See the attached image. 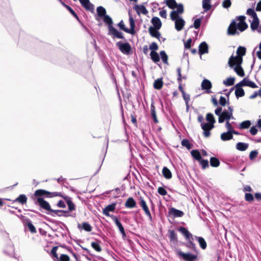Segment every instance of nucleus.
<instances>
[{
	"label": "nucleus",
	"mask_w": 261,
	"mask_h": 261,
	"mask_svg": "<svg viewBox=\"0 0 261 261\" xmlns=\"http://www.w3.org/2000/svg\"><path fill=\"white\" fill-rule=\"evenodd\" d=\"M192 156L197 161H200L201 156L200 152L197 150H193L191 151Z\"/></svg>",
	"instance_id": "obj_39"
},
{
	"label": "nucleus",
	"mask_w": 261,
	"mask_h": 261,
	"mask_svg": "<svg viewBox=\"0 0 261 261\" xmlns=\"http://www.w3.org/2000/svg\"><path fill=\"white\" fill-rule=\"evenodd\" d=\"M160 56L162 61L165 63L168 64V56L165 51H161L160 52Z\"/></svg>",
	"instance_id": "obj_42"
},
{
	"label": "nucleus",
	"mask_w": 261,
	"mask_h": 261,
	"mask_svg": "<svg viewBox=\"0 0 261 261\" xmlns=\"http://www.w3.org/2000/svg\"><path fill=\"white\" fill-rule=\"evenodd\" d=\"M178 230L185 236L186 239L189 241L190 244L193 245V236L188 229L185 227H181L178 229Z\"/></svg>",
	"instance_id": "obj_9"
},
{
	"label": "nucleus",
	"mask_w": 261,
	"mask_h": 261,
	"mask_svg": "<svg viewBox=\"0 0 261 261\" xmlns=\"http://www.w3.org/2000/svg\"><path fill=\"white\" fill-rule=\"evenodd\" d=\"M27 200V197L25 195L22 194L16 199V201H17L21 204L25 203Z\"/></svg>",
	"instance_id": "obj_40"
},
{
	"label": "nucleus",
	"mask_w": 261,
	"mask_h": 261,
	"mask_svg": "<svg viewBox=\"0 0 261 261\" xmlns=\"http://www.w3.org/2000/svg\"><path fill=\"white\" fill-rule=\"evenodd\" d=\"M248 147V144L242 142H239L237 143L236 145L237 149L240 151H245L247 149Z\"/></svg>",
	"instance_id": "obj_30"
},
{
	"label": "nucleus",
	"mask_w": 261,
	"mask_h": 261,
	"mask_svg": "<svg viewBox=\"0 0 261 261\" xmlns=\"http://www.w3.org/2000/svg\"><path fill=\"white\" fill-rule=\"evenodd\" d=\"M43 195H46L48 197H53L56 196L62 197V196L61 194L58 192L50 193L46 190L42 189L36 190L34 193V196L37 198V203L42 208L47 211H51L55 213L56 211H52L50 209L49 204L42 198V196Z\"/></svg>",
	"instance_id": "obj_1"
},
{
	"label": "nucleus",
	"mask_w": 261,
	"mask_h": 261,
	"mask_svg": "<svg viewBox=\"0 0 261 261\" xmlns=\"http://www.w3.org/2000/svg\"><path fill=\"white\" fill-rule=\"evenodd\" d=\"M199 51L200 54L207 53L208 52L207 44L204 42L201 43L199 45Z\"/></svg>",
	"instance_id": "obj_26"
},
{
	"label": "nucleus",
	"mask_w": 261,
	"mask_h": 261,
	"mask_svg": "<svg viewBox=\"0 0 261 261\" xmlns=\"http://www.w3.org/2000/svg\"><path fill=\"white\" fill-rule=\"evenodd\" d=\"M140 206L142 207V208L144 210L146 215L149 217L150 220H151V218H152L150 212L149 210V208L146 203V202L143 199H142L141 198H140Z\"/></svg>",
	"instance_id": "obj_16"
},
{
	"label": "nucleus",
	"mask_w": 261,
	"mask_h": 261,
	"mask_svg": "<svg viewBox=\"0 0 261 261\" xmlns=\"http://www.w3.org/2000/svg\"><path fill=\"white\" fill-rule=\"evenodd\" d=\"M254 51H256L257 57L261 60V42H260L258 47H256L254 49Z\"/></svg>",
	"instance_id": "obj_47"
},
{
	"label": "nucleus",
	"mask_w": 261,
	"mask_h": 261,
	"mask_svg": "<svg viewBox=\"0 0 261 261\" xmlns=\"http://www.w3.org/2000/svg\"><path fill=\"white\" fill-rule=\"evenodd\" d=\"M129 22L130 25V29H128V33L130 34H134L135 33V22L133 16L129 14Z\"/></svg>",
	"instance_id": "obj_21"
},
{
	"label": "nucleus",
	"mask_w": 261,
	"mask_h": 261,
	"mask_svg": "<svg viewBox=\"0 0 261 261\" xmlns=\"http://www.w3.org/2000/svg\"><path fill=\"white\" fill-rule=\"evenodd\" d=\"M225 127L227 129L228 132H231V130L233 129V128L231 125V124L228 121H227V122H226Z\"/></svg>",
	"instance_id": "obj_61"
},
{
	"label": "nucleus",
	"mask_w": 261,
	"mask_h": 261,
	"mask_svg": "<svg viewBox=\"0 0 261 261\" xmlns=\"http://www.w3.org/2000/svg\"><path fill=\"white\" fill-rule=\"evenodd\" d=\"M245 198V200L247 201H252L254 199L252 194L250 193H246Z\"/></svg>",
	"instance_id": "obj_53"
},
{
	"label": "nucleus",
	"mask_w": 261,
	"mask_h": 261,
	"mask_svg": "<svg viewBox=\"0 0 261 261\" xmlns=\"http://www.w3.org/2000/svg\"><path fill=\"white\" fill-rule=\"evenodd\" d=\"M176 8H177V10L174 11L176 12V13L177 14V16H179V14H181L183 13L184 7H183L182 5H181V4L177 5V6Z\"/></svg>",
	"instance_id": "obj_49"
},
{
	"label": "nucleus",
	"mask_w": 261,
	"mask_h": 261,
	"mask_svg": "<svg viewBox=\"0 0 261 261\" xmlns=\"http://www.w3.org/2000/svg\"><path fill=\"white\" fill-rule=\"evenodd\" d=\"M181 145L183 146L186 147L188 149H190L191 148V144H190L189 141L188 140H187V139H184L181 141Z\"/></svg>",
	"instance_id": "obj_48"
},
{
	"label": "nucleus",
	"mask_w": 261,
	"mask_h": 261,
	"mask_svg": "<svg viewBox=\"0 0 261 261\" xmlns=\"http://www.w3.org/2000/svg\"><path fill=\"white\" fill-rule=\"evenodd\" d=\"M211 0H203L202 1V8L205 12L207 11L211 8Z\"/></svg>",
	"instance_id": "obj_31"
},
{
	"label": "nucleus",
	"mask_w": 261,
	"mask_h": 261,
	"mask_svg": "<svg viewBox=\"0 0 261 261\" xmlns=\"http://www.w3.org/2000/svg\"><path fill=\"white\" fill-rule=\"evenodd\" d=\"M27 225L30 231L32 233H36V229L35 227V226L33 225V224L32 223V222L30 221H29L27 222Z\"/></svg>",
	"instance_id": "obj_44"
},
{
	"label": "nucleus",
	"mask_w": 261,
	"mask_h": 261,
	"mask_svg": "<svg viewBox=\"0 0 261 261\" xmlns=\"http://www.w3.org/2000/svg\"><path fill=\"white\" fill-rule=\"evenodd\" d=\"M200 24H201V20L200 19H196V20H195L194 23V27L195 29H198L200 27Z\"/></svg>",
	"instance_id": "obj_59"
},
{
	"label": "nucleus",
	"mask_w": 261,
	"mask_h": 261,
	"mask_svg": "<svg viewBox=\"0 0 261 261\" xmlns=\"http://www.w3.org/2000/svg\"><path fill=\"white\" fill-rule=\"evenodd\" d=\"M249 21L251 22L250 27L253 31H257L258 29H260L259 27V21L257 17L252 19V20H250Z\"/></svg>",
	"instance_id": "obj_20"
},
{
	"label": "nucleus",
	"mask_w": 261,
	"mask_h": 261,
	"mask_svg": "<svg viewBox=\"0 0 261 261\" xmlns=\"http://www.w3.org/2000/svg\"><path fill=\"white\" fill-rule=\"evenodd\" d=\"M171 19L175 22V28L177 31H181L185 24V20L179 16H177L176 12L172 11L170 13Z\"/></svg>",
	"instance_id": "obj_6"
},
{
	"label": "nucleus",
	"mask_w": 261,
	"mask_h": 261,
	"mask_svg": "<svg viewBox=\"0 0 261 261\" xmlns=\"http://www.w3.org/2000/svg\"><path fill=\"white\" fill-rule=\"evenodd\" d=\"M182 96H183L184 100L186 101L187 107V108H188V104L189 101L190 100V95L189 94H186V93L185 92V93H182Z\"/></svg>",
	"instance_id": "obj_55"
},
{
	"label": "nucleus",
	"mask_w": 261,
	"mask_h": 261,
	"mask_svg": "<svg viewBox=\"0 0 261 261\" xmlns=\"http://www.w3.org/2000/svg\"><path fill=\"white\" fill-rule=\"evenodd\" d=\"M92 247L97 251L100 252L101 250V247L98 242H93L91 243Z\"/></svg>",
	"instance_id": "obj_45"
},
{
	"label": "nucleus",
	"mask_w": 261,
	"mask_h": 261,
	"mask_svg": "<svg viewBox=\"0 0 261 261\" xmlns=\"http://www.w3.org/2000/svg\"><path fill=\"white\" fill-rule=\"evenodd\" d=\"M243 86L241 84L240 82L235 86V95L238 98L240 97H243L245 95V92L242 87Z\"/></svg>",
	"instance_id": "obj_13"
},
{
	"label": "nucleus",
	"mask_w": 261,
	"mask_h": 261,
	"mask_svg": "<svg viewBox=\"0 0 261 261\" xmlns=\"http://www.w3.org/2000/svg\"><path fill=\"white\" fill-rule=\"evenodd\" d=\"M158 193L161 195L164 196L167 194V192L163 187H159L158 189Z\"/></svg>",
	"instance_id": "obj_58"
},
{
	"label": "nucleus",
	"mask_w": 261,
	"mask_h": 261,
	"mask_svg": "<svg viewBox=\"0 0 261 261\" xmlns=\"http://www.w3.org/2000/svg\"><path fill=\"white\" fill-rule=\"evenodd\" d=\"M150 57L152 60L155 63H156L160 61L159 55L156 52L154 51H151Z\"/></svg>",
	"instance_id": "obj_35"
},
{
	"label": "nucleus",
	"mask_w": 261,
	"mask_h": 261,
	"mask_svg": "<svg viewBox=\"0 0 261 261\" xmlns=\"http://www.w3.org/2000/svg\"><path fill=\"white\" fill-rule=\"evenodd\" d=\"M97 13L99 17L103 18V20L105 22L106 17H110L109 15H106V10L105 8L102 6H99L97 8Z\"/></svg>",
	"instance_id": "obj_15"
},
{
	"label": "nucleus",
	"mask_w": 261,
	"mask_h": 261,
	"mask_svg": "<svg viewBox=\"0 0 261 261\" xmlns=\"http://www.w3.org/2000/svg\"><path fill=\"white\" fill-rule=\"evenodd\" d=\"M111 218L112 219V220L114 221V222H115V223L116 225V226L119 228L120 232L124 236H125V231H124V229L122 225L121 224V223L119 221V220L117 218V217L116 216H114V215H112V216H111Z\"/></svg>",
	"instance_id": "obj_19"
},
{
	"label": "nucleus",
	"mask_w": 261,
	"mask_h": 261,
	"mask_svg": "<svg viewBox=\"0 0 261 261\" xmlns=\"http://www.w3.org/2000/svg\"><path fill=\"white\" fill-rule=\"evenodd\" d=\"M200 163V164L202 165V168L203 169H205L206 167H208V162L207 160H200V161H199Z\"/></svg>",
	"instance_id": "obj_56"
},
{
	"label": "nucleus",
	"mask_w": 261,
	"mask_h": 261,
	"mask_svg": "<svg viewBox=\"0 0 261 261\" xmlns=\"http://www.w3.org/2000/svg\"><path fill=\"white\" fill-rule=\"evenodd\" d=\"M136 204V201L132 197L128 198L125 203V207L127 208H133L135 207Z\"/></svg>",
	"instance_id": "obj_24"
},
{
	"label": "nucleus",
	"mask_w": 261,
	"mask_h": 261,
	"mask_svg": "<svg viewBox=\"0 0 261 261\" xmlns=\"http://www.w3.org/2000/svg\"><path fill=\"white\" fill-rule=\"evenodd\" d=\"M118 26L120 28V29L128 33V29L125 28L123 20H121L119 22V23L118 24Z\"/></svg>",
	"instance_id": "obj_51"
},
{
	"label": "nucleus",
	"mask_w": 261,
	"mask_h": 261,
	"mask_svg": "<svg viewBox=\"0 0 261 261\" xmlns=\"http://www.w3.org/2000/svg\"><path fill=\"white\" fill-rule=\"evenodd\" d=\"M158 46L157 44L155 42L152 43L149 46V49L151 51H154L158 50Z\"/></svg>",
	"instance_id": "obj_57"
},
{
	"label": "nucleus",
	"mask_w": 261,
	"mask_h": 261,
	"mask_svg": "<svg viewBox=\"0 0 261 261\" xmlns=\"http://www.w3.org/2000/svg\"><path fill=\"white\" fill-rule=\"evenodd\" d=\"M163 85V82L161 79H158L155 80L153 83V87L154 89L159 90L161 89Z\"/></svg>",
	"instance_id": "obj_32"
},
{
	"label": "nucleus",
	"mask_w": 261,
	"mask_h": 261,
	"mask_svg": "<svg viewBox=\"0 0 261 261\" xmlns=\"http://www.w3.org/2000/svg\"><path fill=\"white\" fill-rule=\"evenodd\" d=\"M134 9L138 15H140L141 14L146 15L148 13V11L143 5H136L134 7Z\"/></svg>",
	"instance_id": "obj_17"
},
{
	"label": "nucleus",
	"mask_w": 261,
	"mask_h": 261,
	"mask_svg": "<svg viewBox=\"0 0 261 261\" xmlns=\"http://www.w3.org/2000/svg\"><path fill=\"white\" fill-rule=\"evenodd\" d=\"M245 19L246 17L244 16H240L238 18L239 22L237 24L235 21L232 22L228 28V34H236L237 33V28L241 32L245 31L248 28L247 24L245 22Z\"/></svg>",
	"instance_id": "obj_3"
},
{
	"label": "nucleus",
	"mask_w": 261,
	"mask_h": 261,
	"mask_svg": "<svg viewBox=\"0 0 261 261\" xmlns=\"http://www.w3.org/2000/svg\"><path fill=\"white\" fill-rule=\"evenodd\" d=\"M170 239L171 240H174L176 239V234L174 231L171 230L170 231Z\"/></svg>",
	"instance_id": "obj_63"
},
{
	"label": "nucleus",
	"mask_w": 261,
	"mask_h": 261,
	"mask_svg": "<svg viewBox=\"0 0 261 261\" xmlns=\"http://www.w3.org/2000/svg\"><path fill=\"white\" fill-rule=\"evenodd\" d=\"M158 30L159 29L154 28L152 27H150L148 29V31L151 36L160 39L161 34L158 31Z\"/></svg>",
	"instance_id": "obj_22"
},
{
	"label": "nucleus",
	"mask_w": 261,
	"mask_h": 261,
	"mask_svg": "<svg viewBox=\"0 0 261 261\" xmlns=\"http://www.w3.org/2000/svg\"><path fill=\"white\" fill-rule=\"evenodd\" d=\"M151 22L153 25L154 28L160 29L162 26V23L160 19L156 17H153Z\"/></svg>",
	"instance_id": "obj_23"
},
{
	"label": "nucleus",
	"mask_w": 261,
	"mask_h": 261,
	"mask_svg": "<svg viewBox=\"0 0 261 261\" xmlns=\"http://www.w3.org/2000/svg\"><path fill=\"white\" fill-rule=\"evenodd\" d=\"M170 213L175 217H181L184 215V213L182 211L174 208H172L170 210Z\"/></svg>",
	"instance_id": "obj_27"
},
{
	"label": "nucleus",
	"mask_w": 261,
	"mask_h": 261,
	"mask_svg": "<svg viewBox=\"0 0 261 261\" xmlns=\"http://www.w3.org/2000/svg\"><path fill=\"white\" fill-rule=\"evenodd\" d=\"M69 257L66 254H62L60 257V260L61 261H69Z\"/></svg>",
	"instance_id": "obj_60"
},
{
	"label": "nucleus",
	"mask_w": 261,
	"mask_h": 261,
	"mask_svg": "<svg viewBox=\"0 0 261 261\" xmlns=\"http://www.w3.org/2000/svg\"><path fill=\"white\" fill-rule=\"evenodd\" d=\"M228 100H229V98H227V99L225 97H224L223 96H221L220 97V99H219V103L222 106H225L226 105V104L227 103V102L228 101Z\"/></svg>",
	"instance_id": "obj_50"
},
{
	"label": "nucleus",
	"mask_w": 261,
	"mask_h": 261,
	"mask_svg": "<svg viewBox=\"0 0 261 261\" xmlns=\"http://www.w3.org/2000/svg\"><path fill=\"white\" fill-rule=\"evenodd\" d=\"M151 116L153 119V121L155 123H158V121L157 120L155 111V108L154 107L152 106L151 109Z\"/></svg>",
	"instance_id": "obj_52"
},
{
	"label": "nucleus",
	"mask_w": 261,
	"mask_h": 261,
	"mask_svg": "<svg viewBox=\"0 0 261 261\" xmlns=\"http://www.w3.org/2000/svg\"><path fill=\"white\" fill-rule=\"evenodd\" d=\"M80 3L82 6L87 11L91 12L94 10V6L89 0H80Z\"/></svg>",
	"instance_id": "obj_12"
},
{
	"label": "nucleus",
	"mask_w": 261,
	"mask_h": 261,
	"mask_svg": "<svg viewBox=\"0 0 261 261\" xmlns=\"http://www.w3.org/2000/svg\"><path fill=\"white\" fill-rule=\"evenodd\" d=\"M232 138L233 135H232L230 132L227 131V132L223 133L221 135V139L224 141L231 140Z\"/></svg>",
	"instance_id": "obj_25"
},
{
	"label": "nucleus",
	"mask_w": 261,
	"mask_h": 261,
	"mask_svg": "<svg viewBox=\"0 0 261 261\" xmlns=\"http://www.w3.org/2000/svg\"><path fill=\"white\" fill-rule=\"evenodd\" d=\"M228 110L223 111L218 119V122L220 123H223L224 121H229L230 119H234L233 115L232 112L233 109L232 107H229Z\"/></svg>",
	"instance_id": "obj_7"
},
{
	"label": "nucleus",
	"mask_w": 261,
	"mask_h": 261,
	"mask_svg": "<svg viewBox=\"0 0 261 261\" xmlns=\"http://www.w3.org/2000/svg\"><path fill=\"white\" fill-rule=\"evenodd\" d=\"M251 125V122L249 120H246L242 122L240 124V127L242 129L247 128Z\"/></svg>",
	"instance_id": "obj_43"
},
{
	"label": "nucleus",
	"mask_w": 261,
	"mask_h": 261,
	"mask_svg": "<svg viewBox=\"0 0 261 261\" xmlns=\"http://www.w3.org/2000/svg\"><path fill=\"white\" fill-rule=\"evenodd\" d=\"M246 48L244 47L240 46L237 50V55L236 57H240L242 58V57L245 55Z\"/></svg>",
	"instance_id": "obj_33"
},
{
	"label": "nucleus",
	"mask_w": 261,
	"mask_h": 261,
	"mask_svg": "<svg viewBox=\"0 0 261 261\" xmlns=\"http://www.w3.org/2000/svg\"><path fill=\"white\" fill-rule=\"evenodd\" d=\"M210 164L212 167H217L219 166L220 162L218 159L212 157L210 159Z\"/></svg>",
	"instance_id": "obj_37"
},
{
	"label": "nucleus",
	"mask_w": 261,
	"mask_h": 261,
	"mask_svg": "<svg viewBox=\"0 0 261 261\" xmlns=\"http://www.w3.org/2000/svg\"><path fill=\"white\" fill-rule=\"evenodd\" d=\"M235 79L234 77H230L227 78L225 80L223 81V83L227 86H232L234 83Z\"/></svg>",
	"instance_id": "obj_34"
},
{
	"label": "nucleus",
	"mask_w": 261,
	"mask_h": 261,
	"mask_svg": "<svg viewBox=\"0 0 261 261\" xmlns=\"http://www.w3.org/2000/svg\"><path fill=\"white\" fill-rule=\"evenodd\" d=\"M206 120L208 123H202L201 128L203 130V134L205 137H208L210 135V131L214 127L215 119L214 116L211 113H207L206 116Z\"/></svg>",
	"instance_id": "obj_4"
},
{
	"label": "nucleus",
	"mask_w": 261,
	"mask_h": 261,
	"mask_svg": "<svg viewBox=\"0 0 261 261\" xmlns=\"http://www.w3.org/2000/svg\"><path fill=\"white\" fill-rule=\"evenodd\" d=\"M105 23L108 25L109 35L119 39H122L123 38L122 33L119 32L113 27V22L111 17H106L105 19Z\"/></svg>",
	"instance_id": "obj_5"
},
{
	"label": "nucleus",
	"mask_w": 261,
	"mask_h": 261,
	"mask_svg": "<svg viewBox=\"0 0 261 261\" xmlns=\"http://www.w3.org/2000/svg\"><path fill=\"white\" fill-rule=\"evenodd\" d=\"M120 50L123 54L128 55L131 49V47L128 43L118 42L116 44Z\"/></svg>",
	"instance_id": "obj_8"
},
{
	"label": "nucleus",
	"mask_w": 261,
	"mask_h": 261,
	"mask_svg": "<svg viewBox=\"0 0 261 261\" xmlns=\"http://www.w3.org/2000/svg\"><path fill=\"white\" fill-rule=\"evenodd\" d=\"M166 4L170 8L172 9L175 8L177 5L175 0H167Z\"/></svg>",
	"instance_id": "obj_38"
},
{
	"label": "nucleus",
	"mask_w": 261,
	"mask_h": 261,
	"mask_svg": "<svg viewBox=\"0 0 261 261\" xmlns=\"http://www.w3.org/2000/svg\"><path fill=\"white\" fill-rule=\"evenodd\" d=\"M162 173L163 176L167 179H170L172 177V173L171 171L166 167L163 168Z\"/></svg>",
	"instance_id": "obj_28"
},
{
	"label": "nucleus",
	"mask_w": 261,
	"mask_h": 261,
	"mask_svg": "<svg viewBox=\"0 0 261 261\" xmlns=\"http://www.w3.org/2000/svg\"><path fill=\"white\" fill-rule=\"evenodd\" d=\"M257 153V151L255 150L252 151L249 154V158L250 160H253L256 156Z\"/></svg>",
	"instance_id": "obj_62"
},
{
	"label": "nucleus",
	"mask_w": 261,
	"mask_h": 261,
	"mask_svg": "<svg viewBox=\"0 0 261 261\" xmlns=\"http://www.w3.org/2000/svg\"><path fill=\"white\" fill-rule=\"evenodd\" d=\"M201 88L203 90H205L207 93L211 92V89L212 87V85L210 81L207 79H204L201 83Z\"/></svg>",
	"instance_id": "obj_11"
},
{
	"label": "nucleus",
	"mask_w": 261,
	"mask_h": 261,
	"mask_svg": "<svg viewBox=\"0 0 261 261\" xmlns=\"http://www.w3.org/2000/svg\"><path fill=\"white\" fill-rule=\"evenodd\" d=\"M195 238L198 241V242H199V245L202 249H204L206 248V243L203 238L199 237H195Z\"/></svg>",
	"instance_id": "obj_29"
},
{
	"label": "nucleus",
	"mask_w": 261,
	"mask_h": 261,
	"mask_svg": "<svg viewBox=\"0 0 261 261\" xmlns=\"http://www.w3.org/2000/svg\"><path fill=\"white\" fill-rule=\"evenodd\" d=\"M243 58L240 57H233V55L229 58L228 61L229 66L233 68L236 73L241 77L245 75L244 70L241 66Z\"/></svg>",
	"instance_id": "obj_2"
},
{
	"label": "nucleus",
	"mask_w": 261,
	"mask_h": 261,
	"mask_svg": "<svg viewBox=\"0 0 261 261\" xmlns=\"http://www.w3.org/2000/svg\"><path fill=\"white\" fill-rule=\"evenodd\" d=\"M65 199L66 200V202L67 203L69 210L70 211H72L75 210V205L72 202L70 198L69 197H66Z\"/></svg>",
	"instance_id": "obj_36"
},
{
	"label": "nucleus",
	"mask_w": 261,
	"mask_h": 261,
	"mask_svg": "<svg viewBox=\"0 0 261 261\" xmlns=\"http://www.w3.org/2000/svg\"><path fill=\"white\" fill-rule=\"evenodd\" d=\"M246 13L251 17L252 19L257 17L256 13L253 9H248Z\"/></svg>",
	"instance_id": "obj_41"
},
{
	"label": "nucleus",
	"mask_w": 261,
	"mask_h": 261,
	"mask_svg": "<svg viewBox=\"0 0 261 261\" xmlns=\"http://www.w3.org/2000/svg\"><path fill=\"white\" fill-rule=\"evenodd\" d=\"M57 247H53L52 248V249L51 250V253L54 255V257H55L57 258H58V255H57Z\"/></svg>",
	"instance_id": "obj_64"
},
{
	"label": "nucleus",
	"mask_w": 261,
	"mask_h": 261,
	"mask_svg": "<svg viewBox=\"0 0 261 261\" xmlns=\"http://www.w3.org/2000/svg\"><path fill=\"white\" fill-rule=\"evenodd\" d=\"M241 84L243 86H248L252 88H257V85L252 81H250L247 78L244 79L241 82Z\"/></svg>",
	"instance_id": "obj_18"
},
{
	"label": "nucleus",
	"mask_w": 261,
	"mask_h": 261,
	"mask_svg": "<svg viewBox=\"0 0 261 261\" xmlns=\"http://www.w3.org/2000/svg\"><path fill=\"white\" fill-rule=\"evenodd\" d=\"M116 208V204L113 203L112 204L108 205L102 210V214L107 216L111 217L110 212H113Z\"/></svg>",
	"instance_id": "obj_14"
},
{
	"label": "nucleus",
	"mask_w": 261,
	"mask_h": 261,
	"mask_svg": "<svg viewBox=\"0 0 261 261\" xmlns=\"http://www.w3.org/2000/svg\"><path fill=\"white\" fill-rule=\"evenodd\" d=\"M231 6V2L230 0H224L222 3V6L224 8H228Z\"/></svg>",
	"instance_id": "obj_54"
},
{
	"label": "nucleus",
	"mask_w": 261,
	"mask_h": 261,
	"mask_svg": "<svg viewBox=\"0 0 261 261\" xmlns=\"http://www.w3.org/2000/svg\"><path fill=\"white\" fill-rule=\"evenodd\" d=\"M177 253L179 255L186 261H194L197 258L196 255L190 253H184L180 251H178Z\"/></svg>",
	"instance_id": "obj_10"
},
{
	"label": "nucleus",
	"mask_w": 261,
	"mask_h": 261,
	"mask_svg": "<svg viewBox=\"0 0 261 261\" xmlns=\"http://www.w3.org/2000/svg\"><path fill=\"white\" fill-rule=\"evenodd\" d=\"M82 227L86 231L89 232L91 231L92 230V227L89 223L87 222L83 223L82 225Z\"/></svg>",
	"instance_id": "obj_46"
}]
</instances>
